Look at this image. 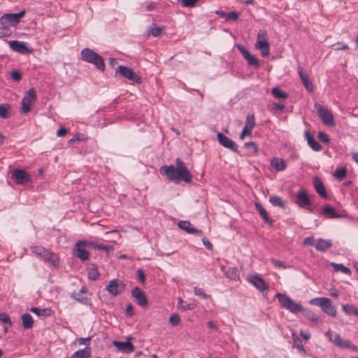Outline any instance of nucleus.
I'll return each mask as SVG.
<instances>
[{
	"label": "nucleus",
	"instance_id": "nucleus-1",
	"mask_svg": "<svg viewBox=\"0 0 358 358\" xmlns=\"http://www.w3.org/2000/svg\"><path fill=\"white\" fill-rule=\"evenodd\" d=\"M160 173L176 184L181 180L189 183L192 181V175L185 163L179 158L176 160V166L164 165L160 168Z\"/></svg>",
	"mask_w": 358,
	"mask_h": 358
},
{
	"label": "nucleus",
	"instance_id": "nucleus-2",
	"mask_svg": "<svg viewBox=\"0 0 358 358\" xmlns=\"http://www.w3.org/2000/svg\"><path fill=\"white\" fill-rule=\"evenodd\" d=\"M80 58L84 62L94 64L97 69L101 71L105 70V63L103 58L90 48H86L82 50Z\"/></svg>",
	"mask_w": 358,
	"mask_h": 358
},
{
	"label": "nucleus",
	"instance_id": "nucleus-3",
	"mask_svg": "<svg viewBox=\"0 0 358 358\" xmlns=\"http://www.w3.org/2000/svg\"><path fill=\"white\" fill-rule=\"evenodd\" d=\"M309 303L313 306H319L324 313L330 317H335L336 316V308L332 304L331 300L329 298H314L310 300Z\"/></svg>",
	"mask_w": 358,
	"mask_h": 358
},
{
	"label": "nucleus",
	"instance_id": "nucleus-4",
	"mask_svg": "<svg viewBox=\"0 0 358 358\" xmlns=\"http://www.w3.org/2000/svg\"><path fill=\"white\" fill-rule=\"evenodd\" d=\"M30 250L32 253L42 257L45 262L50 264L52 266L56 267L59 265V262L57 256L43 246L34 245L30 248Z\"/></svg>",
	"mask_w": 358,
	"mask_h": 358
},
{
	"label": "nucleus",
	"instance_id": "nucleus-5",
	"mask_svg": "<svg viewBox=\"0 0 358 358\" xmlns=\"http://www.w3.org/2000/svg\"><path fill=\"white\" fill-rule=\"evenodd\" d=\"M276 298L282 308L287 310L293 314L301 313V310H303V307L300 303L295 302L285 294L277 293Z\"/></svg>",
	"mask_w": 358,
	"mask_h": 358
},
{
	"label": "nucleus",
	"instance_id": "nucleus-6",
	"mask_svg": "<svg viewBox=\"0 0 358 358\" xmlns=\"http://www.w3.org/2000/svg\"><path fill=\"white\" fill-rule=\"evenodd\" d=\"M25 10L18 13H6L0 18V24L3 26L15 27L20 23L21 19L24 17Z\"/></svg>",
	"mask_w": 358,
	"mask_h": 358
},
{
	"label": "nucleus",
	"instance_id": "nucleus-7",
	"mask_svg": "<svg viewBox=\"0 0 358 358\" xmlns=\"http://www.w3.org/2000/svg\"><path fill=\"white\" fill-rule=\"evenodd\" d=\"M36 100V90L34 88H31L28 90L22 100V113H28L31 110V106L35 103Z\"/></svg>",
	"mask_w": 358,
	"mask_h": 358
},
{
	"label": "nucleus",
	"instance_id": "nucleus-8",
	"mask_svg": "<svg viewBox=\"0 0 358 358\" xmlns=\"http://www.w3.org/2000/svg\"><path fill=\"white\" fill-rule=\"evenodd\" d=\"M11 178L17 185H26L31 182V176L24 170L15 169L11 172Z\"/></svg>",
	"mask_w": 358,
	"mask_h": 358
},
{
	"label": "nucleus",
	"instance_id": "nucleus-9",
	"mask_svg": "<svg viewBox=\"0 0 358 358\" xmlns=\"http://www.w3.org/2000/svg\"><path fill=\"white\" fill-rule=\"evenodd\" d=\"M116 73L125 78L136 84H140L142 79L131 69L124 66H119L116 70Z\"/></svg>",
	"mask_w": 358,
	"mask_h": 358
},
{
	"label": "nucleus",
	"instance_id": "nucleus-10",
	"mask_svg": "<svg viewBox=\"0 0 358 358\" xmlns=\"http://www.w3.org/2000/svg\"><path fill=\"white\" fill-rule=\"evenodd\" d=\"M296 198L297 199L296 203L299 206L308 209L310 213L313 212V210L311 208V199L304 189L301 188L298 190L296 194Z\"/></svg>",
	"mask_w": 358,
	"mask_h": 358
},
{
	"label": "nucleus",
	"instance_id": "nucleus-11",
	"mask_svg": "<svg viewBox=\"0 0 358 358\" xmlns=\"http://www.w3.org/2000/svg\"><path fill=\"white\" fill-rule=\"evenodd\" d=\"M315 108L317 110L319 117L324 124L329 126L334 125V116L331 111L324 108L319 103H315Z\"/></svg>",
	"mask_w": 358,
	"mask_h": 358
},
{
	"label": "nucleus",
	"instance_id": "nucleus-12",
	"mask_svg": "<svg viewBox=\"0 0 358 358\" xmlns=\"http://www.w3.org/2000/svg\"><path fill=\"white\" fill-rule=\"evenodd\" d=\"M248 281L251 283L259 291L264 292L268 289V284L259 274L255 273L248 276Z\"/></svg>",
	"mask_w": 358,
	"mask_h": 358
},
{
	"label": "nucleus",
	"instance_id": "nucleus-13",
	"mask_svg": "<svg viewBox=\"0 0 358 358\" xmlns=\"http://www.w3.org/2000/svg\"><path fill=\"white\" fill-rule=\"evenodd\" d=\"M255 48L261 50V55L265 57L270 54L269 44L266 38L265 32H259L257 35V41L255 44Z\"/></svg>",
	"mask_w": 358,
	"mask_h": 358
},
{
	"label": "nucleus",
	"instance_id": "nucleus-14",
	"mask_svg": "<svg viewBox=\"0 0 358 358\" xmlns=\"http://www.w3.org/2000/svg\"><path fill=\"white\" fill-rule=\"evenodd\" d=\"M124 284L123 283L122 281L120 280L119 279H113L112 280H110L106 287L107 292L113 296H117L120 294L124 292Z\"/></svg>",
	"mask_w": 358,
	"mask_h": 358
},
{
	"label": "nucleus",
	"instance_id": "nucleus-15",
	"mask_svg": "<svg viewBox=\"0 0 358 358\" xmlns=\"http://www.w3.org/2000/svg\"><path fill=\"white\" fill-rule=\"evenodd\" d=\"M236 48L238 51L242 54L244 59L247 61L249 66H252L255 69H258L260 66L259 60L255 56L252 55L250 52L241 44L236 45Z\"/></svg>",
	"mask_w": 358,
	"mask_h": 358
},
{
	"label": "nucleus",
	"instance_id": "nucleus-16",
	"mask_svg": "<svg viewBox=\"0 0 358 358\" xmlns=\"http://www.w3.org/2000/svg\"><path fill=\"white\" fill-rule=\"evenodd\" d=\"M73 255L82 261H86L89 259L90 252L86 250L83 241L79 240L76 242Z\"/></svg>",
	"mask_w": 358,
	"mask_h": 358
},
{
	"label": "nucleus",
	"instance_id": "nucleus-17",
	"mask_svg": "<svg viewBox=\"0 0 358 358\" xmlns=\"http://www.w3.org/2000/svg\"><path fill=\"white\" fill-rule=\"evenodd\" d=\"M217 138L219 143L223 147L229 149L233 152H238V145L236 142L232 141L229 137L224 136L222 133L219 132L217 134Z\"/></svg>",
	"mask_w": 358,
	"mask_h": 358
},
{
	"label": "nucleus",
	"instance_id": "nucleus-18",
	"mask_svg": "<svg viewBox=\"0 0 358 358\" xmlns=\"http://www.w3.org/2000/svg\"><path fill=\"white\" fill-rule=\"evenodd\" d=\"M131 296L136 299L139 306L143 307L147 306L148 300L146 295L140 288L136 287L131 290Z\"/></svg>",
	"mask_w": 358,
	"mask_h": 358
},
{
	"label": "nucleus",
	"instance_id": "nucleus-19",
	"mask_svg": "<svg viewBox=\"0 0 358 358\" xmlns=\"http://www.w3.org/2000/svg\"><path fill=\"white\" fill-rule=\"evenodd\" d=\"M178 227H180L181 229L185 231L187 233L190 234H196L199 236H201L203 234V232L200 229H197L192 227V224L189 221H180L178 223Z\"/></svg>",
	"mask_w": 358,
	"mask_h": 358
},
{
	"label": "nucleus",
	"instance_id": "nucleus-20",
	"mask_svg": "<svg viewBox=\"0 0 358 358\" xmlns=\"http://www.w3.org/2000/svg\"><path fill=\"white\" fill-rule=\"evenodd\" d=\"M298 74L301 80V82L308 92L313 91V85L312 82L310 80L308 76L303 71V68L299 66L297 68Z\"/></svg>",
	"mask_w": 358,
	"mask_h": 358
},
{
	"label": "nucleus",
	"instance_id": "nucleus-21",
	"mask_svg": "<svg viewBox=\"0 0 358 358\" xmlns=\"http://www.w3.org/2000/svg\"><path fill=\"white\" fill-rule=\"evenodd\" d=\"M313 185L317 193L323 199L327 198V194L322 181L318 177H314Z\"/></svg>",
	"mask_w": 358,
	"mask_h": 358
},
{
	"label": "nucleus",
	"instance_id": "nucleus-22",
	"mask_svg": "<svg viewBox=\"0 0 358 358\" xmlns=\"http://www.w3.org/2000/svg\"><path fill=\"white\" fill-rule=\"evenodd\" d=\"M9 47L13 51L20 52V53H25L28 52V48L25 45V44L19 41H10L8 42Z\"/></svg>",
	"mask_w": 358,
	"mask_h": 358
},
{
	"label": "nucleus",
	"instance_id": "nucleus-23",
	"mask_svg": "<svg viewBox=\"0 0 358 358\" xmlns=\"http://www.w3.org/2000/svg\"><path fill=\"white\" fill-rule=\"evenodd\" d=\"M113 345L121 352H132L134 349V345L129 341H117L113 343Z\"/></svg>",
	"mask_w": 358,
	"mask_h": 358
},
{
	"label": "nucleus",
	"instance_id": "nucleus-24",
	"mask_svg": "<svg viewBox=\"0 0 358 358\" xmlns=\"http://www.w3.org/2000/svg\"><path fill=\"white\" fill-rule=\"evenodd\" d=\"M255 208L256 210L259 212L260 216L262 217V218L263 219V220L268 224L271 227L273 226V221L271 218L269 217L266 209L264 208V206L258 203V202H256L255 203Z\"/></svg>",
	"mask_w": 358,
	"mask_h": 358
},
{
	"label": "nucleus",
	"instance_id": "nucleus-25",
	"mask_svg": "<svg viewBox=\"0 0 358 358\" xmlns=\"http://www.w3.org/2000/svg\"><path fill=\"white\" fill-rule=\"evenodd\" d=\"M332 241L329 239L319 238L315 243V247L320 252H324L327 249L332 246Z\"/></svg>",
	"mask_w": 358,
	"mask_h": 358
},
{
	"label": "nucleus",
	"instance_id": "nucleus-26",
	"mask_svg": "<svg viewBox=\"0 0 358 358\" xmlns=\"http://www.w3.org/2000/svg\"><path fill=\"white\" fill-rule=\"evenodd\" d=\"M304 137L307 141L308 145L314 150V151H320L322 149V146L316 141V140L310 134L308 131H306L304 132Z\"/></svg>",
	"mask_w": 358,
	"mask_h": 358
},
{
	"label": "nucleus",
	"instance_id": "nucleus-27",
	"mask_svg": "<svg viewBox=\"0 0 358 358\" xmlns=\"http://www.w3.org/2000/svg\"><path fill=\"white\" fill-rule=\"evenodd\" d=\"M271 165L277 171H282L287 167L285 161L282 159L278 157H274L271 159Z\"/></svg>",
	"mask_w": 358,
	"mask_h": 358
},
{
	"label": "nucleus",
	"instance_id": "nucleus-28",
	"mask_svg": "<svg viewBox=\"0 0 358 358\" xmlns=\"http://www.w3.org/2000/svg\"><path fill=\"white\" fill-rule=\"evenodd\" d=\"M30 311L38 317H46L50 316L52 310L49 308H39L37 307H31Z\"/></svg>",
	"mask_w": 358,
	"mask_h": 358
},
{
	"label": "nucleus",
	"instance_id": "nucleus-29",
	"mask_svg": "<svg viewBox=\"0 0 358 358\" xmlns=\"http://www.w3.org/2000/svg\"><path fill=\"white\" fill-rule=\"evenodd\" d=\"M22 327L24 329H29L33 327L34 320L29 313H24L21 316Z\"/></svg>",
	"mask_w": 358,
	"mask_h": 358
},
{
	"label": "nucleus",
	"instance_id": "nucleus-30",
	"mask_svg": "<svg viewBox=\"0 0 358 358\" xmlns=\"http://www.w3.org/2000/svg\"><path fill=\"white\" fill-rule=\"evenodd\" d=\"M87 275L88 278L92 280H96L100 277V273L98 271V268L95 264H90L87 267Z\"/></svg>",
	"mask_w": 358,
	"mask_h": 358
},
{
	"label": "nucleus",
	"instance_id": "nucleus-31",
	"mask_svg": "<svg viewBox=\"0 0 358 358\" xmlns=\"http://www.w3.org/2000/svg\"><path fill=\"white\" fill-rule=\"evenodd\" d=\"M91 357V349L89 347H85L82 350L76 351L71 358H89Z\"/></svg>",
	"mask_w": 358,
	"mask_h": 358
},
{
	"label": "nucleus",
	"instance_id": "nucleus-32",
	"mask_svg": "<svg viewBox=\"0 0 358 358\" xmlns=\"http://www.w3.org/2000/svg\"><path fill=\"white\" fill-rule=\"evenodd\" d=\"M322 213L327 215L329 218H336L339 217L336 210L329 205L323 206L322 209Z\"/></svg>",
	"mask_w": 358,
	"mask_h": 358
},
{
	"label": "nucleus",
	"instance_id": "nucleus-33",
	"mask_svg": "<svg viewBox=\"0 0 358 358\" xmlns=\"http://www.w3.org/2000/svg\"><path fill=\"white\" fill-rule=\"evenodd\" d=\"M303 316L313 323H317L319 322L318 316L314 313L311 310L306 309L303 308V310H301Z\"/></svg>",
	"mask_w": 358,
	"mask_h": 358
},
{
	"label": "nucleus",
	"instance_id": "nucleus-34",
	"mask_svg": "<svg viewBox=\"0 0 358 358\" xmlns=\"http://www.w3.org/2000/svg\"><path fill=\"white\" fill-rule=\"evenodd\" d=\"M196 307V303H195L194 302L187 303H185L181 298L178 299V308L180 310H182L183 311L191 310L194 309Z\"/></svg>",
	"mask_w": 358,
	"mask_h": 358
},
{
	"label": "nucleus",
	"instance_id": "nucleus-35",
	"mask_svg": "<svg viewBox=\"0 0 358 358\" xmlns=\"http://www.w3.org/2000/svg\"><path fill=\"white\" fill-rule=\"evenodd\" d=\"M224 275L231 280H236L239 278V271L236 267H229L224 271Z\"/></svg>",
	"mask_w": 358,
	"mask_h": 358
},
{
	"label": "nucleus",
	"instance_id": "nucleus-36",
	"mask_svg": "<svg viewBox=\"0 0 358 358\" xmlns=\"http://www.w3.org/2000/svg\"><path fill=\"white\" fill-rule=\"evenodd\" d=\"M11 115V107L8 104H0V117L7 119Z\"/></svg>",
	"mask_w": 358,
	"mask_h": 358
},
{
	"label": "nucleus",
	"instance_id": "nucleus-37",
	"mask_svg": "<svg viewBox=\"0 0 358 358\" xmlns=\"http://www.w3.org/2000/svg\"><path fill=\"white\" fill-rule=\"evenodd\" d=\"M342 309L346 315L358 316V308L352 304H343Z\"/></svg>",
	"mask_w": 358,
	"mask_h": 358
},
{
	"label": "nucleus",
	"instance_id": "nucleus-38",
	"mask_svg": "<svg viewBox=\"0 0 358 358\" xmlns=\"http://www.w3.org/2000/svg\"><path fill=\"white\" fill-rule=\"evenodd\" d=\"M164 27L157 26L156 24H152L148 29V34L153 36H159L162 34V31L164 30Z\"/></svg>",
	"mask_w": 358,
	"mask_h": 358
},
{
	"label": "nucleus",
	"instance_id": "nucleus-39",
	"mask_svg": "<svg viewBox=\"0 0 358 358\" xmlns=\"http://www.w3.org/2000/svg\"><path fill=\"white\" fill-rule=\"evenodd\" d=\"M337 347L341 348V349H346L349 348L351 349L353 351L357 350V347L352 344L350 341L348 340H343L342 339L341 342L338 344Z\"/></svg>",
	"mask_w": 358,
	"mask_h": 358
},
{
	"label": "nucleus",
	"instance_id": "nucleus-40",
	"mask_svg": "<svg viewBox=\"0 0 358 358\" xmlns=\"http://www.w3.org/2000/svg\"><path fill=\"white\" fill-rule=\"evenodd\" d=\"M271 93L277 99H285L288 97V94L278 87H273L271 90Z\"/></svg>",
	"mask_w": 358,
	"mask_h": 358
},
{
	"label": "nucleus",
	"instance_id": "nucleus-41",
	"mask_svg": "<svg viewBox=\"0 0 358 358\" xmlns=\"http://www.w3.org/2000/svg\"><path fill=\"white\" fill-rule=\"evenodd\" d=\"M269 201L274 206H279L282 208H285V203L282 198L278 196H271L269 199Z\"/></svg>",
	"mask_w": 358,
	"mask_h": 358
},
{
	"label": "nucleus",
	"instance_id": "nucleus-42",
	"mask_svg": "<svg viewBox=\"0 0 358 358\" xmlns=\"http://www.w3.org/2000/svg\"><path fill=\"white\" fill-rule=\"evenodd\" d=\"M255 126V118L253 114H248L246 117L245 127L252 131Z\"/></svg>",
	"mask_w": 358,
	"mask_h": 358
},
{
	"label": "nucleus",
	"instance_id": "nucleus-43",
	"mask_svg": "<svg viewBox=\"0 0 358 358\" xmlns=\"http://www.w3.org/2000/svg\"><path fill=\"white\" fill-rule=\"evenodd\" d=\"M71 296L77 300L78 301H79L80 303H81L82 304H84V305H87L89 303V299L85 296H83V294H80V293H73L71 294Z\"/></svg>",
	"mask_w": 358,
	"mask_h": 358
},
{
	"label": "nucleus",
	"instance_id": "nucleus-44",
	"mask_svg": "<svg viewBox=\"0 0 358 358\" xmlns=\"http://www.w3.org/2000/svg\"><path fill=\"white\" fill-rule=\"evenodd\" d=\"M334 269L336 271H340L343 273H345L346 275H351V271L349 268L346 267L342 264H332Z\"/></svg>",
	"mask_w": 358,
	"mask_h": 358
},
{
	"label": "nucleus",
	"instance_id": "nucleus-45",
	"mask_svg": "<svg viewBox=\"0 0 358 358\" xmlns=\"http://www.w3.org/2000/svg\"><path fill=\"white\" fill-rule=\"evenodd\" d=\"M293 348H296L303 357H306L307 355L306 350L301 343V341L298 338L296 341H294Z\"/></svg>",
	"mask_w": 358,
	"mask_h": 358
},
{
	"label": "nucleus",
	"instance_id": "nucleus-46",
	"mask_svg": "<svg viewBox=\"0 0 358 358\" xmlns=\"http://www.w3.org/2000/svg\"><path fill=\"white\" fill-rule=\"evenodd\" d=\"M347 169L345 167L338 168L334 172V176L338 179H343L346 176Z\"/></svg>",
	"mask_w": 358,
	"mask_h": 358
},
{
	"label": "nucleus",
	"instance_id": "nucleus-47",
	"mask_svg": "<svg viewBox=\"0 0 358 358\" xmlns=\"http://www.w3.org/2000/svg\"><path fill=\"white\" fill-rule=\"evenodd\" d=\"M12 34V31L8 26H0V38L10 36Z\"/></svg>",
	"mask_w": 358,
	"mask_h": 358
},
{
	"label": "nucleus",
	"instance_id": "nucleus-48",
	"mask_svg": "<svg viewBox=\"0 0 358 358\" xmlns=\"http://www.w3.org/2000/svg\"><path fill=\"white\" fill-rule=\"evenodd\" d=\"M169 322L172 326L176 327L180 322V317L177 313H173L169 317Z\"/></svg>",
	"mask_w": 358,
	"mask_h": 358
},
{
	"label": "nucleus",
	"instance_id": "nucleus-49",
	"mask_svg": "<svg viewBox=\"0 0 358 358\" xmlns=\"http://www.w3.org/2000/svg\"><path fill=\"white\" fill-rule=\"evenodd\" d=\"M182 7L193 8L195 6L198 0H178Z\"/></svg>",
	"mask_w": 358,
	"mask_h": 358
},
{
	"label": "nucleus",
	"instance_id": "nucleus-50",
	"mask_svg": "<svg viewBox=\"0 0 358 358\" xmlns=\"http://www.w3.org/2000/svg\"><path fill=\"white\" fill-rule=\"evenodd\" d=\"M95 250H105L107 253H109L113 250V248L109 245H103L96 243Z\"/></svg>",
	"mask_w": 358,
	"mask_h": 358
},
{
	"label": "nucleus",
	"instance_id": "nucleus-51",
	"mask_svg": "<svg viewBox=\"0 0 358 358\" xmlns=\"http://www.w3.org/2000/svg\"><path fill=\"white\" fill-rule=\"evenodd\" d=\"M194 293L196 296H199L201 299H207L209 296L206 294L202 288L195 287L194 288Z\"/></svg>",
	"mask_w": 358,
	"mask_h": 358
},
{
	"label": "nucleus",
	"instance_id": "nucleus-52",
	"mask_svg": "<svg viewBox=\"0 0 358 358\" xmlns=\"http://www.w3.org/2000/svg\"><path fill=\"white\" fill-rule=\"evenodd\" d=\"M245 148L249 150H252V153L258 152V145L253 141L247 142L244 145Z\"/></svg>",
	"mask_w": 358,
	"mask_h": 358
},
{
	"label": "nucleus",
	"instance_id": "nucleus-53",
	"mask_svg": "<svg viewBox=\"0 0 358 358\" xmlns=\"http://www.w3.org/2000/svg\"><path fill=\"white\" fill-rule=\"evenodd\" d=\"M331 331L329 330V331L327 333V336H329V339L331 342H333L335 345H338V344L341 342L342 340L341 336L338 334H336L334 337L331 335Z\"/></svg>",
	"mask_w": 358,
	"mask_h": 358
},
{
	"label": "nucleus",
	"instance_id": "nucleus-54",
	"mask_svg": "<svg viewBox=\"0 0 358 358\" xmlns=\"http://www.w3.org/2000/svg\"><path fill=\"white\" fill-rule=\"evenodd\" d=\"M331 331L329 330V331L327 333V336H329V339L331 342H333L335 345H338V344L341 342L342 340L341 336L338 334H336L334 337L331 335Z\"/></svg>",
	"mask_w": 358,
	"mask_h": 358
},
{
	"label": "nucleus",
	"instance_id": "nucleus-55",
	"mask_svg": "<svg viewBox=\"0 0 358 358\" xmlns=\"http://www.w3.org/2000/svg\"><path fill=\"white\" fill-rule=\"evenodd\" d=\"M0 321H1L3 323L8 324L10 326L12 325V322L10 317L8 316V314L5 313H0Z\"/></svg>",
	"mask_w": 358,
	"mask_h": 358
},
{
	"label": "nucleus",
	"instance_id": "nucleus-56",
	"mask_svg": "<svg viewBox=\"0 0 358 358\" xmlns=\"http://www.w3.org/2000/svg\"><path fill=\"white\" fill-rule=\"evenodd\" d=\"M238 13L236 11L229 12L226 15V20H236L238 18Z\"/></svg>",
	"mask_w": 358,
	"mask_h": 358
},
{
	"label": "nucleus",
	"instance_id": "nucleus-57",
	"mask_svg": "<svg viewBox=\"0 0 358 358\" xmlns=\"http://www.w3.org/2000/svg\"><path fill=\"white\" fill-rule=\"evenodd\" d=\"M271 262L277 268H286L287 267L283 262H281L276 259H272Z\"/></svg>",
	"mask_w": 358,
	"mask_h": 358
},
{
	"label": "nucleus",
	"instance_id": "nucleus-58",
	"mask_svg": "<svg viewBox=\"0 0 358 358\" xmlns=\"http://www.w3.org/2000/svg\"><path fill=\"white\" fill-rule=\"evenodd\" d=\"M11 78L15 81H19L22 78V74L19 71H13L10 73Z\"/></svg>",
	"mask_w": 358,
	"mask_h": 358
},
{
	"label": "nucleus",
	"instance_id": "nucleus-59",
	"mask_svg": "<svg viewBox=\"0 0 358 358\" xmlns=\"http://www.w3.org/2000/svg\"><path fill=\"white\" fill-rule=\"evenodd\" d=\"M318 138L320 141L325 143H327L329 142V138L325 133H324L322 131H320L318 133Z\"/></svg>",
	"mask_w": 358,
	"mask_h": 358
},
{
	"label": "nucleus",
	"instance_id": "nucleus-60",
	"mask_svg": "<svg viewBox=\"0 0 358 358\" xmlns=\"http://www.w3.org/2000/svg\"><path fill=\"white\" fill-rule=\"evenodd\" d=\"M138 280L141 282L144 283L145 281V275L142 269H138L137 271Z\"/></svg>",
	"mask_w": 358,
	"mask_h": 358
},
{
	"label": "nucleus",
	"instance_id": "nucleus-61",
	"mask_svg": "<svg viewBox=\"0 0 358 358\" xmlns=\"http://www.w3.org/2000/svg\"><path fill=\"white\" fill-rule=\"evenodd\" d=\"M252 130H250V129H248V128L244 127V128H243V131H242V132H241V134L240 135V138L241 140H243L244 137L245 136H251L252 135Z\"/></svg>",
	"mask_w": 358,
	"mask_h": 358
},
{
	"label": "nucleus",
	"instance_id": "nucleus-62",
	"mask_svg": "<svg viewBox=\"0 0 358 358\" xmlns=\"http://www.w3.org/2000/svg\"><path fill=\"white\" fill-rule=\"evenodd\" d=\"M315 240H314V238L313 236H308V237H306L304 240H303V243L305 245H315Z\"/></svg>",
	"mask_w": 358,
	"mask_h": 358
},
{
	"label": "nucleus",
	"instance_id": "nucleus-63",
	"mask_svg": "<svg viewBox=\"0 0 358 358\" xmlns=\"http://www.w3.org/2000/svg\"><path fill=\"white\" fill-rule=\"evenodd\" d=\"M202 242L207 249H208V250L213 249L212 243L206 237H203L202 238Z\"/></svg>",
	"mask_w": 358,
	"mask_h": 358
},
{
	"label": "nucleus",
	"instance_id": "nucleus-64",
	"mask_svg": "<svg viewBox=\"0 0 358 358\" xmlns=\"http://www.w3.org/2000/svg\"><path fill=\"white\" fill-rule=\"evenodd\" d=\"M67 133V129L64 127H61L57 131V136L59 137H62L65 136V134Z\"/></svg>",
	"mask_w": 358,
	"mask_h": 358
}]
</instances>
